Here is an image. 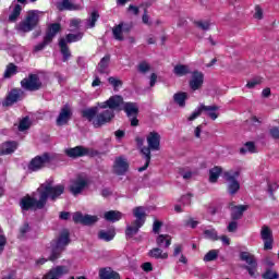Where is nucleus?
<instances>
[{"instance_id":"obj_48","label":"nucleus","mask_w":279,"mask_h":279,"mask_svg":"<svg viewBox=\"0 0 279 279\" xmlns=\"http://www.w3.org/2000/svg\"><path fill=\"white\" fill-rule=\"evenodd\" d=\"M195 25L198 29H203V32H208V29H210V22L208 21H196Z\"/></svg>"},{"instance_id":"obj_16","label":"nucleus","mask_w":279,"mask_h":279,"mask_svg":"<svg viewBox=\"0 0 279 279\" xmlns=\"http://www.w3.org/2000/svg\"><path fill=\"white\" fill-rule=\"evenodd\" d=\"M260 236L264 241V250H272L274 248V234L271 233V229L269 227L264 226L260 230Z\"/></svg>"},{"instance_id":"obj_62","label":"nucleus","mask_w":279,"mask_h":279,"mask_svg":"<svg viewBox=\"0 0 279 279\" xmlns=\"http://www.w3.org/2000/svg\"><path fill=\"white\" fill-rule=\"evenodd\" d=\"M182 254V245L181 244H175L174 245V251H173V256H180Z\"/></svg>"},{"instance_id":"obj_6","label":"nucleus","mask_w":279,"mask_h":279,"mask_svg":"<svg viewBox=\"0 0 279 279\" xmlns=\"http://www.w3.org/2000/svg\"><path fill=\"white\" fill-rule=\"evenodd\" d=\"M40 12L38 10L28 11L25 20L19 23L17 31L27 34L33 32L38 27V23H40Z\"/></svg>"},{"instance_id":"obj_7","label":"nucleus","mask_w":279,"mask_h":279,"mask_svg":"<svg viewBox=\"0 0 279 279\" xmlns=\"http://www.w3.org/2000/svg\"><path fill=\"white\" fill-rule=\"evenodd\" d=\"M60 29H62V26L60 25V23L50 24L48 26L46 35L44 36V41L36 45L34 47V51L35 52L43 51V49H45L46 45H50V43L53 41V38H56V36L58 35Z\"/></svg>"},{"instance_id":"obj_25","label":"nucleus","mask_w":279,"mask_h":279,"mask_svg":"<svg viewBox=\"0 0 279 279\" xmlns=\"http://www.w3.org/2000/svg\"><path fill=\"white\" fill-rule=\"evenodd\" d=\"M97 112H98V106L92 107L88 109H84L82 111V118L87 119V121H89V123L94 124L95 119H97Z\"/></svg>"},{"instance_id":"obj_4","label":"nucleus","mask_w":279,"mask_h":279,"mask_svg":"<svg viewBox=\"0 0 279 279\" xmlns=\"http://www.w3.org/2000/svg\"><path fill=\"white\" fill-rule=\"evenodd\" d=\"M70 234L68 230H63L57 240H53L50 247L47 248L46 253L49 254L48 260L51 263L60 258V254L64 252V247L71 242Z\"/></svg>"},{"instance_id":"obj_59","label":"nucleus","mask_w":279,"mask_h":279,"mask_svg":"<svg viewBox=\"0 0 279 279\" xmlns=\"http://www.w3.org/2000/svg\"><path fill=\"white\" fill-rule=\"evenodd\" d=\"M80 23H82L80 19H73L70 21V27H74V29H77L80 27Z\"/></svg>"},{"instance_id":"obj_47","label":"nucleus","mask_w":279,"mask_h":279,"mask_svg":"<svg viewBox=\"0 0 279 279\" xmlns=\"http://www.w3.org/2000/svg\"><path fill=\"white\" fill-rule=\"evenodd\" d=\"M29 117H25L23 118L21 121H20V124H19V131L20 132H25V130H29Z\"/></svg>"},{"instance_id":"obj_17","label":"nucleus","mask_w":279,"mask_h":279,"mask_svg":"<svg viewBox=\"0 0 279 279\" xmlns=\"http://www.w3.org/2000/svg\"><path fill=\"white\" fill-rule=\"evenodd\" d=\"M90 150L84 146H75L73 148L65 149V155L68 158H84V156H88Z\"/></svg>"},{"instance_id":"obj_41","label":"nucleus","mask_w":279,"mask_h":279,"mask_svg":"<svg viewBox=\"0 0 279 279\" xmlns=\"http://www.w3.org/2000/svg\"><path fill=\"white\" fill-rule=\"evenodd\" d=\"M99 19V13H97L96 11H94L90 16L85 20V27L87 28H93L95 27V24L97 23V20Z\"/></svg>"},{"instance_id":"obj_54","label":"nucleus","mask_w":279,"mask_h":279,"mask_svg":"<svg viewBox=\"0 0 279 279\" xmlns=\"http://www.w3.org/2000/svg\"><path fill=\"white\" fill-rule=\"evenodd\" d=\"M238 229H239V222H236L235 220L229 222L227 227L228 232H234Z\"/></svg>"},{"instance_id":"obj_45","label":"nucleus","mask_w":279,"mask_h":279,"mask_svg":"<svg viewBox=\"0 0 279 279\" xmlns=\"http://www.w3.org/2000/svg\"><path fill=\"white\" fill-rule=\"evenodd\" d=\"M17 70H16V65H14V63H10L5 71H4V78H9L12 77V75H16Z\"/></svg>"},{"instance_id":"obj_51","label":"nucleus","mask_w":279,"mask_h":279,"mask_svg":"<svg viewBox=\"0 0 279 279\" xmlns=\"http://www.w3.org/2000/svg\"><path fill=\"white\" fill-rule=\"evenodd\" d=\"M263 83V78L260 77H254L251 81L247 82L246 87L247 88H255L256 86H258V84Z\"/></svg>"},{"instance_id":"obj_1","label":"nucleus","mask_w":279,"mask_h":279,"mask_svg":"<svg viewBox=\"0 0 279 279\" xmlns=\"http://www.w3.org/2000/svg\"><path fill=\"white\" fill-rule=\"evenodd\" d=\"M37 193L39 194V199L27 195L20 201L22 210H43L47 206V199L56 202L60 195L64 194V185H53V180L49 179L37 189Z\"/></svg>"},{"instance_id":"obj_3","label":"nucleus","mask_w":279,"mask_h":279,"mask_svg":"<svg viewBox=\"0 0 279 279\" xmlns=\"http://www.w3.org/2000/svg\"><path fill=\"white\" fill-rule=\"evenodd\" d=\"M146 141L148 143V147H142L141 151L144 156L145 165L138 168L140 172L146 171L147 167H149V162H151V151H159L160 150V134L157 132H150Z\"/></svg>"},{"instance_id":"obj_60","label":"nucleus","mask_w":279,"mask_h":279,"mask_svg":"<svg viewBox=\"0 0 279 279\" xmlns=\"http://www.w3.org/2000/svg\"><path fill=\"white\" fill-rule=\"evenodd\" d=\"M142 269L144 271H153L154 270V266H151V263L146 262L142 265Z\"/></svg>"},{"instance_id":"obj_13","label":"nucleus","mask_w":279,"mask_h":279,"mask_svg":"<svg viewBox=\"0 0 279 279\" xmlns=\"http://www.w3.org/2000/svg\"><path fill=\"white\" fill-rule=\"evenodd\" d=\"M241 260L247 264V266H244V269L248 271V275L251 277H254L256 274V267H258V264L256 263V258H254V255L250 254L248 252H242L240 254Z\"/></svg>"},{"instance_id":"obj_15","label":"nucleus","mask_w":279,"mask_h":279,"mask_svg":"<svg viewBox=\"0 0 279 279\" xmlns=\"http://www.w3.org/2000/svg\"><path fill=\"white\" fill-rule=\"evenodd\" d=\"M132 31V24L120 23L112 28L113 38L116 40H124L123 34H130Z\"/></svg>"},{"instance_id":"obj_14","label":"nucleus","mask_w":279,"mask_h":279,"mask_svg":"<svg viewBox=\"0 0 279 279\" xmlns=\"http://www.w3.org/2000/svg\"><path fill=\"white\" fill-rule=\"evenodd\" d=\"M130 169V162L124 156L117 157L113 162V173L116 175H125Z\"/></svg>"},{"instance_id":"obj_58","label":"nucleus","mask_w":279,"mask_h":279,"mask_svg":"<svg viewBox=\"0 0 279 279\" xmlns=\"http://www.w3.org/2000/svg\"><path fill=\"white\" fill-rule=\"evenodd\" d=\"M254 17L260 21L263 19V9L260 7L255 8Z\"/></svg>"},{"instance_id":"obj_53","label":"nucleus","mask_w":279,"mask_h":279,"mask_svg":"<svg viewBox=\"0 0 279 279\" xmlns=\"http://www.w3.org/2000/svg\"><path fill=\"white\" fill-rule=\"evenodd\" d=\"M73 222L74 223H83L84 222V215L82 213L77 211L73 215Z\"/></svg>"},{"instance_id":"obj_55","label":"nucleus","mask_w":279,"mask_h":279,"mask_svg":"<svg viewBox=\"0 0 279 279\" xmlns=\"http://www.w3.org/2000/svg\"><path fill=\"white\" fill-rule=\"evenodd\" d=\"M191 194H185L183 196H181V204H183V206H190L191 204Z\"/></svg>"},{"instance_id":"obj_19","label":"nucleus","mask_w":279,"mask_h":279,"mask_svg":"<svg viewBox=\"0 0 279 279\" xmlns=\"http://www.w3.org/2000/svg\"><path fill=\"white\" fill-rule=\"evenodd\" d=\"M73 116V112H71V107H69V105H65L58 118H57V125L62 126V125H66V123H69V121H71V117Z\"/></svg>"},{"instance_id":"obj_11","label":"nucleus","mask_w":279,"mask_h":279,"mask_svg":"<svg viewBox=\"0 0 279 279\" xmlns=\"http://www.w3.org/2000/svg\"><path fill=\"white\" fill-rule=\"evenodd\" d=\"M223 180L228 182V192L230 195H235V193L239 192V189H241V184H239V181H236V178H239V171H227L222 174Z\"/></svg>"},{"instance_id":"obj_18","label":"nucleus","mask_w":279,"mask_h":279,"mask_svg":"<svg viewBox=\"0 0 279 279\" xmlns=\"http://www.w3.org/2000/svg\"><path fill=\"white\" fill-rule=\"evenodd\" d=\"M69 274V267L66 266H57L51 268L43 279H60L62 276Z\"/></svg>"},{"instance_id":"obj_20","label":"nucleus","mask_w":279,"mask_h":279,"mask_svg":"<svg viewBox=\"0 0 279 279\" xmlns=\"http://www.w3.org/2000/svg\"><path fill=\"white\" fill-rule=\"evenodd\" d=\"M204 85V73L194 71L192 78L190 80V88L192 90H199V87Z\"/></svg>"},{"instance_id":"obj_28","label":"nucleus","mask_w":279,"mask_h":279,"mask_svg":"<svg viewBox=\"0 0 279 279\" xmlns=\"http://www.w3.org/2000/svg\"><path fill=\"white\" fill-rule=\"evenodd\" d=\"M148 256H150V258H156L157 260H167V258H169V254L165 253L160 247H154L150 250L148 252Z\"/></svg>"},{"instance_id":"obj_37","label":"nucleus","mask_w":279,"mask_h":279,"mask_svg":"<svg viewBox=\"0 0 279 279\" xmlns=\"http://www.w3.org/2000/svg\"><path fill=\"white\" fill-rule=\"evenodd\" d=\"M34 232V229H32V226L29 223L25 222L21 228H20V236L21 239H27Z\"/></svg>"},{"instance_id":"obj_31","label":"nucleus","mask_w":279,"mask_h":279,"mask_svg":"<svg viewBox=\"0 0 279 279\" xmlns=\"http://www.w3.org/2000/svg\"><path fill=\"white\" fill-rule=\"evenodd\" d=\"M156 243H157L158 247L167 248L171 245V235L160 234L157 236Z\"/></svg>"},{"instance_id":"obj_52","label":"nucleus","mask_w":279,"mask_h":279,"mask_svg":"<svg viewBox=\"0 0 279 279\" xmlns=\"http://www.w3.org/2000/svg\"><path fill=\"white\" fill-rule=\"evenodd\" d=\"M202 105H199V107H197L192 114L187 118V121H195V119H197V117H199L202 114Z\"/></svg>"},{"instance_id":"obj_12","label":"nucleus","mask_w":279,"mask_h":279,"mask_svg":"<svg viewBox=\"0 0 279 279\" xmlns=\"http://www.w3.org/2000/svg\"><path fill=\"white\" fill-rule=\"evenodd\" d=\"M86 186H88V179L82 174H78L71 181L70 193H72V195H80V193H82Z\"/></svg>"},{"instance_id":"obj_5","label":"nucleus","mask_w":279,"mask_h":279,"mask_svg":"<svg viewBox=\"0 0 279 279\" xmlns=\"http://www.w3.org/2000/svg\"><path fill=\"white\" fill-rule=\"evenodd\" d=\"M133 217H135V221L133 226H128L125 230L126 239H132L135 234H138V230L145 226L146 217H147V207L138 206L133 209Z\"/></svg>"},{"instance_id":"obj_26","label":"nucleus","mask_w":279,"mask_h":279,"mask_svg":"<svg viewBox=\"0 0 279 279\" xmlns=\"http://www.w3.org/2000/svg\"><path fill=\"white\" fill-rule=\"evenodd\" d=\"M186 99H189V94L186 92H179L173 95V101L179 108H184L186 106Z\"/></svg>"},{"instance_id":"obj_24","label":"nucleus","mask_w":279,"mask_h":279,"mask_svg":"<svg viewBox=\"0 0 279 279\" xmlns=\"http://www.w3.org/2000/svg\"><path fill=\"white\" fill-rule=\"evenodd\" d=\"M58 9L61 11L62 10H69V11L82 10V4L75 2V0H62L58 4Z\"/></svg>"},{"instance_id":"obj_8","label":"nucleus","mask_w":279,"mask_h":279,"mask_svg":"<svg viewBox=\"0 0 279 279\" xmlns=\"http://www.w3.org/2000/svg\"><path fill=\"white\" fill-rule=\"evenodd\" d=\"M121 109L130 119L132 128H136L138 125V104L136 102H125L122 98Z\"/></svg>"},{"instance_id":"obj_9","label":"nucleus","mask_w":279,"mask_h":279,"mask_svg":"<svg viewBox=\"0 0 279 279\" xmlns=\"http://www.w3.org/2000/svg\"><path fill=\"white\" fill-rule=\"evenodd\" d=\"M21 86L24 88V90L34 93L43 88V82L40 81L38 74H29L28 77H25L21 81Z\"/></svg>"},{"instance_id":"obj_46","label":"nucleus","mask_w":279,"mask_h":279,"mask_svg":"<svg viewBox=\"0 0 279 279\" xmlns=\"http://www.w3.org/2000/svg\"><path fill=\"white\" fill-rule=\"evenodd\" d=\"M97 221H98L97 216H90V215L83 216V226H93V223H97Z\"/></svg>"},{"instance_id":"obj_2","label":"nucleus","mask_w":279,"mask_h":279,"mask_svg":"<svg viewBox=\"0 0 279 279\" xmlns=\"http://www.w3.org/2000/svg\"><path fill=\"white\" fill-rule=\"evenodd\" d=\"M123 96L114 95L104 102H98V112L94 120V128H101L114 119V110H121Z\"/></svg>"},{"instance_id":"obj_23","label":"nucleus","mask_w":279,"mask_h":279,"mask_svg":"<svg viewBox=\"0 0 279 279\" xmlns=\"http://www.w3.org/2000/svg\"><path fill=\"white\" fill-rule=\"evenodd\" d=\"M19 147L16 142H4L0 147V156H9V154H14Z\"/></svg>"},{"instance_id":"obj_30","label":"nucleus","mask_w":279,"mask_h":279,"mask_svg":"<svg viewBox=\"0 0 279 279\" xmlns=\"http://www.w3.org/2000/svg\"><path fill=\"white\" fill-rule=\"evenodd\" d=\"M100 279H121L119 274L111 268H102L99 271Z\"/></svg>"},{"instance_id":"obj_64","label":"nucleus","mask_w":279,"mask_h":279,"mask_svg":"<svg viewBox=\"0 0 279 279\" xmlns=\"http://www.w3.org/2000/svg\"><path fill=\"white\" fill-rule=\"evenodd\" d=\"M270 135L272 136V138H279V129L278 128H272L270 130Z\"/></svg>"},{"instance_id":"obj_33","label":"nucleus","mask_w":279,"mask_h":279,"mask_svg":"<svg viewBox=\"0 0 279 279\" xmlns=\"http://www.w3.org/2000/svg\"><path fill=\"white\" fill-rule=\"evenodd\" d=\"M110 64V54H106L99 62L97 66L98 73H108V66Z\"/></svg>"},{"instance_id":"obj_35","label":"nucleus","mask_w":279,"mask_h":279,"mask_svg":"<svg viewBox=\"0 0 279 279\" xmlns=\"http://www.w3.org/2000/svg\"><path fill=\"white\" fill-rule=\"evenodd\" d=\"M122 217H123V214H121V211L110 210L105 213V219L107 221H112V223H114L116 221H120Z\"/></svg>"},{"instance_id":"obj_34","label":"nucleus","mask_w":279,"mask_h":279,"mask_svg":"<svg viewBox=\"0 0 279 279\" xmlns=\"http://www.w3.org/2000/svg\"><path fill=\"white\" fill-rule=\"evenodd\" d=\"M173 73L178 77H184V75H189V73H191V70L189 69V65L178 64L174 66Z\"/></svg>"},{"instance_id":"obj_49","label":"nucleus","mask_w":279,"mask_h":279,"mask_svg":"<svg viewBox=\"0 0 279 279\" xmlns=\"http://www.w3.org/2000/svg\"><path fill=\"white\" fill-rule=\"evenodd\" d=\"M109 84L113 87L114 90H117V88H119V86H123V81L117 78V77H109L108 78Z\"/></svg>"},{"instance_id":"obj_32","label":"nucleus","mask_w":279,"mask_h":279,"mask_svg":"<svg viewBox=\"0 0 279 279\" xmlns=\"http://www.w3.org/2000/svg\"><path fill=\"white\" fill-rule=\"evenodd\" d=\"M21 12H23V7H21V4H15L9 15V23H16L19 21V16H21Z\"/></svg>"},{"instance_id":"obj_56","label":"nucleus","mask_w":279,"mask_h":279,"mask_svg":"<svg viewBox=\"0 0 279 279\" xmlns=\"http://www.w3.org/2000/svg\"><path fill=\"white\" fill-rule=\"evenodd\" d=\"M160 228H162V222L158 221V220H155L154 225H153V232L155 234H158L160 232Z\"/></svg>"},{"instance_id":"obj_57","label":"nucleus","mask_w":279,"mask_h":279,"mask_svg":"<svg viewBox=\"0 0 279 279\" xmlns=\"http://www.w3.org/2000/svg\"><path fill=\"white\" fill-rule=\"evenodd\" d=\"M185 226L189 228H197L199 226V221L193 220V218H190L189 220L185 221Z\"/></svg>"},{"instance_id":"obj_38","label":"nucleus","mask_w":279,"mask_h":279,"mask_svg":"<svg viewBox=\"0 0 279 279\" xmlns=\"http://www.w3.org/2000/svg\"><path fill=\"white\" fill-rule=\"evenodd\" d=\"M219 258V251L217 250H210L206 253V255L203 257L204 263H213V260H217Z\"/></svg>"},{"instance_id":"obj_29","label":"nucleus","mask_w":279,"mask_h":279,"mask_svg":"<svg viewBox=\"0 0 279 279\" xmlns=\"http://www.w3.org/2000/svg\"><path fill=\"white\" fill-rule=\"evenodd\" d=\"M247 210V206L240 205V206H232L231 207V219L236 221L243 217V213Z\"/></svg>"},{"instance_id":"obj_63","label":"nucleus","mask_w":279,"mask_h":279,"mask_svg":"<svg viewBox=\"0 0 279 279\" xmlns=\"http://www.w3.org/2000/svg\"><path fill=\"white\" fill-rule=\"evenodd\" d=\"M129 12H132V14H134L135 16H137L138 12H141V11H140L138 7L133 5V4H130V5H129Z\"/></svg>"},{"instance_id":"obj_44","label":"nucleus","mask_w":279,"mask_h":279,"mask_svg":"<svg viewBox=\"0 0 279 279\" xmlns=\"http://www.w3.org/2000/svg\"><path fill=\"white\" fill-rule=\"evenodd\" d=\"M138 73H142V75H145V73H149L151 71V65L147 63V61H142L137 65Z\"/></svg>"},{"instance_id":"obj_39","label":"nucleus","mask_w":279,"mask_h":279,"mask_svg":"<svg viewBox=\"0 0 279 279\" xmlns=\"http://www.w3.org/2000/svg\"><path fill=\"white\" fill-rule=\"evenodd\" d=\"M219 175H221V167H214L209 170V182H217V180H219Z\"/></svg>"},{"instance_id":"obj_22","label":"nucleus","mask_w":279,"mask_h":279,"mask_svg":"<svg viewBox=\"0 0 279 279\" xmlns=\"http://www.w3.org/2000/svg\"><path fill=\"white\" fill-rule=\"evenodd\" d=\"M202 111L206 117H209L211 121H216V119H219V106H206L204 104H201Z\"/></svg>"},{"instance_id":"obj_42","label":"nucleus","mask_w":279,"mask_h":279,"mask_svg":"<svg viewBox=\"0 0 279 279\" xmlns=\"http://www.w3.org/2000/svg\"><path fill=\"white\" fill-rule=\"evenodd\" d=\"M82 38H84V34L83 33H77V34H68L64 38L65 40V45L69 43H78V40H81Z\"/></svg>"},{"instance_id":"obj_21","label":"nucleus","mask_w":279,"mask_h":279,"mask_svg":"<svg viewBox=\"0 0 279 279\" xmlns=\"http://www.w3.org/2000/svg\"><path fill=\"white\" fill-rule=\"evenodd\" d=\"M23 92L21 89H12L7 96L3 106H14L16 101H21Z\"/></svg>"},{"instance_id":"obj_27","label":"nucleus","mask_w":279,"mask_h":279,"mask_svg":"<svg viewBox=\"0 0 279 279\" xmlns=\"http://www.w3.org/2000/svg\"><path fill=\"white\" fill-rule=\"evenodd\" d=\"M59 47L61 54L63 56V62H68V60L71 58V50L69 49V46L66 45V39H64V37L59 39Z\"/></svg>"},{"instance_id":"obj_43","label":"nucleus","mask_w":279,"mask_h":279,"mask_svg":"<svg viewBox=\"0 0 279 279\" xmlns=\"http://www.w3.org/2000/svg\"><path fill=\"white\" fill-rule=\"evenodd\" d=\"M205 239H209L210 241H219V235L217 234V230L215 229H206L204 231Z\"/></svg>"},{"instance_id":"obj_36","label":"nucleus","mask_w":279,"mask_h":279,"mask_svg":"<svg viewBox=\"0 0 279 279\" xmlns=\"http://www.w3.org/2000/svg\"><path fill=\"white\" fill-rule=\"evenodd\" d=\"M116 234L117 233L114 232V230H101L98 232V239H100V241L110 242L112 241V239H114Z\"/></svg>"},{"instance_id":"obj_61","label":"nucleus","mask_w":279,"mask_h":279,"mask_svg":"<svg viewBox=\"0 0 279 279\" xmlns=\"http://www.w3.org/2000/svg\"><path fill=\"white\" fill-rule=\"evenodd\" d=\"M5 243H8V240L4 235H0V254L5 248Z\"/></svg>"},{"instance_id":"obj_50","label":"nucleus","mask_w":279,"mask_h":279,"mask_svg":"<svg viewBox=\"0 0 279 279\" xmlns=\"http://www.w3.org/2000/svg\"><path fill=\"white\" fill-rule=\"evenodd\" d=\"M264 279H278L279 275L278 272L271 270V269H267L264 275H263Z\"/></svg>"},{"instance_id":"obj_40","label":"nucleus","mask_w":279,"mask_h":279,"mask_svg":"<svg viewBox=\"0 0 279 279\" xmlns=\"http://www.w3.org/2000/svg\"><path fill=\"white\" fill-rule=\"evenodd\" d=\"M248 151V154H256V145H254V142H246L244 147L240 148V154L245 155Z\"/></svg>"},{"instance_id":"obj_10","label":"nucleus","mask_w":279,"mask_h":279,"mask_svg":"<svg viewBox=\"0 0 279 279\" xmlns=\"http://www.w3.org/2000/svg\"><path fill=\"white\" fill-rule=\"evenodd\" d=\"M51 160H53V157H51L49 153H45L41 156H36L28 163V169L29 171H40V169H44V167L51 163Z\"/></svg>"}]
</instances>
